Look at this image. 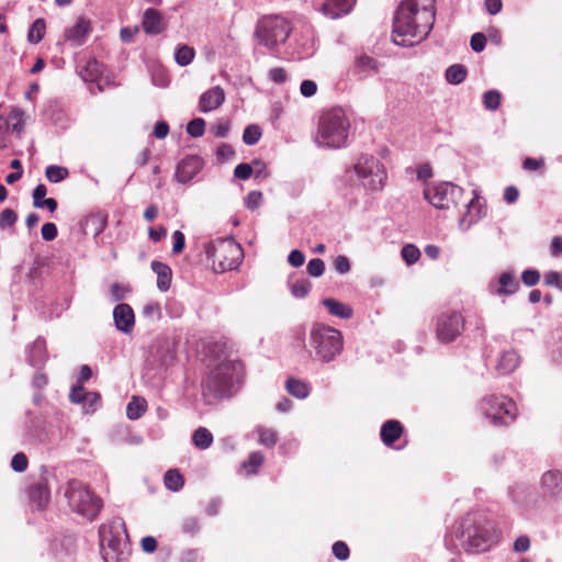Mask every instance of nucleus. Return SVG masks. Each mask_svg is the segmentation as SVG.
Segmentation results:
<instances>
[{
  "mask_svg": "<svg viewBox=\"0 0 562 562\" xmlns=\"http://www.w3.org/2000/svg\"><path fill=\"white\" fill-rule=\"evenodd\" d=\"M435 0H402L393 19V43L411 47L423 42L434 27Z\"/></svg>",
  "mask_w": 562,
  "mask_h": 562,
  "instance_id": "f257e3e1",
  "label": "nucleus"
},
{
  "mask_svg": "<svg viewBox=\"0 0 562 562\" xmlns=\"http://www.w3.org/2000/svg\"><path fill=\"white\" fill-rule=\"evenodd\" d=\"M259 442L266 447H273L277 443V431L271 428L259 427Z\"/></svg>",
  "mask_w": 562,
  "mask_h": 562,
  "instance_id": "49530a36",
  "label": "nucleus"
},
{
  "mask_svg": "<svg viewBox=\"0 0 562 562\" xmlns=\"http://www.w3.org/2000/svg\"><path fill=\"white\" fill-rule=\"evenodd\" d=\"M210 372L204 382V389L214 397H225L229 395L235 376L241 369L238 361L231 360L221 350L214 360L207 364Z\"/></svg>",
  "mask_w": 562,
  "mask_h": 562,
  "instance_id": "0eeeda50",
  "label": "nucleus"
},
{
  "mask_svg": "<svg viewBox=\"0 0 562 562\" xmlns=\"http://www.w3.org/2000/svg\"><path fill=\"white\" fill-rule=\"evenodd\" d=\"M205 255L212 261L214 271L222 273L238 268L243 249L233 239L217 238L205 245Z\"/></svg>",
  "mask_w": 562,
  "mask_h": 562,
  "instance_id": "9d476101",
  "label": "nucleus"
},
{
  "mask_svg": "<svg viewBox=\"0 0 562 562\" xmlns=\"http://www.w3.org/2000/svg\"><path fill=\"white\" fill-rule=\"evenodd\" d=\"M291 31V23L285 18L281 15H268L258 21L255 35L259 44L270 50H274L286 42Z\"/></svg>",
  "mask_w": 562,
  "mask_h": 562,
  "instance_id": "9b49d317",
  "label": "nucleus"
},
{
  "mask_svg": "<svg viewBox=\"0 0 562 562\" xmlns=\"http://www.w3.org/2000/svg\"><path fill=\"white\" fill-rule=\"evenodd\" d=\"M202 169L200 157L191 155L183 158L177 166L175 179L179 183L190 182Z\"/></svg>",
  "mask_w": 562,
  "mask_h": 562,
  "instance_id": "a211bd4d",
  "label": "nucleus"
},
{
  "mask_svg": "<svg viewBox=\"0 0 562 562\" xmlns=\"http://www.w3.org/2000/svg\"><path fill=\"white\" fill-rule=\"evenodd\" d=\"M498 288L494 289L493 283L490 284L491 293L494 295H510L518 291L519 282L512 271L502 272L497 279Z\"/></svg>",
  "mask_w": 562,
  "mask_h": 562,
  "instance_id": "b1692460",
  "label": "nucleus"
},
{
  "mask_svg": "<svg viewBox=\"0 0 562 562\" xmlns=\"http://www.w3.org/2000/svg\"><path fill=\"white\" fill-rule=\"evenodd\" d=\"M263 461V454L259 451H254L249 454L248 460L243 462L241 467L248 475L256 474Z\"/></svg>",
  "mask_w": 562,
  "mask_h": 562,
  "instance_id": "a19ab883",
  "label": "nucleus"
},
{
  "mask_svg": "<svg viewBox=\"0 0 562 562\" xmlns=\"http://www.w3.org/2000/svg\"><path fill=\"white\" fill-rule=\"evenodd\" d=\"M470 46L473 52L480 53L486 46V36L483 33H474L471 36Z\"/></svg>",
  "mask_w": 562,
  "mask_h": 562,
  "instance_id": "680f3d73",
  "label": "nucleus"
},
{
  "mask_svg": "<svg viewBox=\"0 0 562 562\" xmlns=\"http://www.w3.org/2000/svg\"><path fill=\"white\" fill-rule=\"evenodd\" d=\"M310 356L322 363L336 360L344 350L340 330L324 324H315L308 335Z\"/></svg>",
  "mask_w": 562,
  "mask_h": 562,
  "instance_id": "423d86ee",
  "label": "nucleus"
},
{
  "mask_svg": "<svg viewBox=\"0 0 562 562\" xmlns=\"http://www.w3.org/2000/svg\"><path fill=\"white\" fill-rule=\"evenodd\" d=\"M113 322L115 328L123 334H131L135 325L133 308L126 303L117 304L113 310Z\"/></svg>",
  "mask_w": 562,
  "mask_h": 562,
  "instance_id": "6ab92c4d",
  "label": "nucleus"
},
{
  "mask_svg": "<svg viewBox=\"0 0 562 562\" xmlns=\"http://www.w3.org/2000/svg\"><path fill=\"white\" fill-rule=\"evenodd\" d=\"M205 131V121L201 117L193 119L187 125V133L191 137H201Z\"/></svg>",
  "mask_w": 562,
  "mask_h": 562,
  "instance_id": "09e8293b",
  "label": "nucleus"
},
{
  "mask_svg": "<svg viewBox=\"0 0 562 562\" xmlns=\"http://www.w3.org/2000/svg\"><path fill=\"white\" fill-rule=\"evenodd\" d=\"M142 25L145 33L150 35H157L165 30V22L161 13L153 8H149L144 12Z\"/></svg>",
  "mask_w": 562,
  "mask_h": 562,
  "instance_id": "a878e982",
  "label": "nucleus"
},
{
  "mask_svg": "<svg viewBox=\"0 0 562 562\" xmlns=\"http://www.w3.org/2000/svg\"><path fill=\"white\" fill-rule=\"evenodd\" d=\"M334 268L338 273L345 274L350 271V261L344 255L337 256L334 260Z\"/></svg>",
  "mask_w": 562,
  "mask_h": 562,
  "instance_id": "774afa93",
  "label": "nucleus"
},
{
  "mask_svg": "<svg viewBox=\"0 0 562 562\" xmlns=\"http://www.w3.org/2000/svg\"><path fill=\"white\" fill-rule=\"evenodd\" d=\"M464 328V318L460 312L447 311L441 313L436 323L437 338L441 342L453 341Z\"/></svg>",
  "mask_w": 562,
  "mask_h": 562,
  "instance_id": "ddd939ff",
  "label": "nucleus"
},
{
  "mask_svg": "<svg viewBox=\"0 0 562 562\" xmlns=\"http://www.w3.org/2000/svg\"><path fill=\"white\" fill-rule=\"evenodd\" d=\"M29 460L23 452H18L12 457L11 468L14 472L22 473L27 469Z\"/></svg>",
  "mask_w": 562,
  "mask_h": 562,
  "instance_id": "6e6d98bb",
  "label": "nucleus"
},
{
  "mask_svg": "<svg viewBox=\"0 0 562 562\" xmlns=\"http://www.w3.org/2000/svg\"><path fill=\"white\" fill-rule=\"evenodd\" d=\"M508 495L516 505L525 507L533 499V488L528 483L518 482L509 486Z\"/></svg>",
  "mask_w": 562,
  "mask_h": 562,
  "instance_id": "393cba45",
  "label": "nucleus"
},
{
  "mask_svg": "<svg viewBox=\"0 0 562 562\" xmlns=\"http://www.w3.org/2000/svg\"><path fill=\"white\" fill-rule=\"evenodd\" d=\"M333 554L340 561H345L349 558L350 551L348 546L344 541H336L333 544Z\"/></svg>",
  "mask_w": 562,
  "mask_h": 562,
  "instance_id": "bf43d9fd",
  "label": "nucleus"
},
{
  "mask_svg": "<svg viewBox=\"0 0 562 562\" xmlns=\"http://www.w3.org/2000/svg\"><path fill=\"white\" fill-rule=\"evenodd\" d=\"M294 52L292 53L293 58L306 59L312 57L316 49V38L314 30L310 25L302 26L295 32L294 37Z\"/></svg>",
  "mask_w": 562,
  "mask_h": 562,
  "instance_id": "2eb2a0df",
  "label": "nucleus"
},
{
  "mask_svg": "<svg viewBox=\"0 0 562 562\" xmlns=\"http://www.w3.org/2000/svg\"><path fill=\"white\" fill-rule=\"evenodd\" d=\"M89 392H86L82 385L74 386L70 391L69 398L75 404H81L83 406V402L87 398Z\"/></svg>",
  "mask_w": 562,
  "mask_h": 562,
  "instance_id": "052dcab7",
  "label": "nucleus"
},
{
  "mask_svg": "<svg viewBox=\"0 0 562 562\" xmlns=\"http://www.w3.org/2000/svg\"><path fill=\"white\" fill-rule=\"evenodd\" d=\"M155 357L161 367H169L173 363L176 355L170 345L166 342L164 346L157 348Z\"/></svg>",
  "mask_w": 562,
  "mask_h": 562,
  "instance_id": "ea45409f",
  "label": "nucleus"
},
{
  "mask_svg": "<svg viewBox=\"0 0 562 562\" xmlns=\"http://www.w3.org/2000/svg\"><path fill=\"white\" fill-rule=\"evenodd\" d=\"M147 408V402L144 397L133 396L126 406V416L131 420L140 418Z\"/></svg>",
  "mask_w": 562,
  "mask_h": 562,
  "instance_id": "473e14b6",
  "label": "nucleus"
},
{
  "mask_svg": "<svg viewBox=\"0 0 562 562\" xmlns=\"http://www.w3.org/2000/svg\"><path fill=\"white\" fill-rule=\"evenodd\" d=\"M520 364V356L514 348L504 349L496 358L494 369L498 375L514 372Z\"/></svg>",
  "mask_w": 562,
  "mask_h": 562,
  "instance_id": "412c9836",
  "label": "nucleus"
},
{
  "mask_svg": "<svg viewBox=\"0 0 562 562\" xmlns=\"http://www.w3.org/2000/svg\"><path fill=\"white\" fill-rule=\"evenodd\" d=\"M306 271L311 277L318 278L325 271V263L319 258L311 259L306 266Z\"/></svg>",
  "mask_w": 562,
  "mask_h": 562,
  "instance_id": "864d4df0",
  "label": "nucleus"
},
{
  "mask_svg": "<svg viewBox=\"0 0 562 562\" xmlns=\"http://www.w3.org/2000/svg\"><path fill=\"white\" fill-rule=\"evenodd\" d=\"M27 362L35 368L42 367L47 360L45 340L38 337L27 349Z\"/></svg>",
  "mask_w": 562,
  "mask_h": 562,
  "instance_id": "cd10ccee",
  "label": "nucleus"
},
{
  "mask_svg": "<svg viewBox=\"0 0 562 562\" xmlns=\"http://www.w3.org/2000/svg\"><path fill=\"white\" fill-rule=\"evenodd\" d=\"M312 289V283L310 280L302 278L294 282L290 283L291 294L296 299L305 297Z\"/></svg>",
  "mask_w": 562,
  "mask_h": 562,
  "instance_id": "79ce46f5",
  "label": "nucleus"
},
{
  "mask_svg": "<svg viewBox=\"0 0 562 562\" xmlns=\"http://www.w3.org/2000/svg\"><path fill=\"white\" fill-rule=\"evenodd\" d=\"M100 402H101V396L99 393L89 392L86 401L83 402V406H82L83 412L86 414H91V413L95 412V409L100 405Z\"/></svg>",
  "mask_w": 562,
  "mask_h": 562,
  "instance_id": "603ef678",
  "label": "nucleus"
},
{
  "mask_svg": "<svg viewBox=\"0 0 562 562\" xmlns=\"http://www.w3.org/2000/svg\"><path fill=\"white\" fill-rule=\"evenodd\" d=\"M104 66L95 59H90L85 66L80 67L79 76L86 82H99V78L103 74ZM99 91L102 90L100 83H98Z\"/></svg>",
  "mask_w": 562,
  "mask_h": 562,
  "instance_id": "c756f323",
  "label": "nucleus"
},
{
  "mask_svg": "<svg viewBox=\"0 0 562 562\" xmlns=\"http://www.w3.org/2000/svg\"><path fill=\"white\" fill-rule=\"evenodd\" d=\"M357 0H326L319 7V11L329 19H338L348 14Z\"/></svg>",
  "mask_w": 562,
  "mask_h": 562,
  "instance_id": "5701e85b",
  "label": "nucleus"
},
{
  "mask_svg": "<svg viewBox=\"0 0 562 562\" xmlns=\"http://www.w3.org/2000/svg\"><path fill=\"white\" fill-rule=\"evenodd\" d=\"M151 270L157 274V288L161 292L169 290L171 284V269L164 262L154 260Z\"/></svg>",
  "mask_w": 562,
  "mask_h": 562,
  "instance_id": "2f4dec72",
  "label": "nucleus"
},
{
  "mask_svg": "<svg viewBox=\"0 0 562 562\" xmlns=\"http://www.w3.org/2000/svg\"><path fill=\"white\" fill-rule=\"evenodd\" d=\"M454 535L469 554L487 552L498 542V533L493 522L476 512L467 513L456 524Z\"/></svg>",
  "mask_w": 562,
  "mask_h": 562,
  "instance_id": "f03ea898",
  "label": "nucleus"
},
{
  "mask_svg": "<svg viewBox=\"0 0 562 562\" xmlns=\"http://www.w3.org/2000/svg\"><path fill=\"white\" fill-rule=\"evenodd\" d=\"M401 255L403 260L409 266L417 262L418 259L420 258L419 249L412 244L405 245L402 248Z\"/></svg>",
  "mask_w": 562,
  "mask_h": 562,
  "instance_id": "de8ad7c7",
  "label": "nucleus"
},
{
  "mask_svg": "<svg viewBox=\"0 0 562 562\" xmlns=\"http://www.w3.org/2000/svg\"><path fill=\"white\" fill-rule=\"evenodd\" d=\"M468 71L463 65L454 64L447 68L446 80L451 85H460L467 78Z\"/></svg>",
  "mask_w": 562,
  "mask_h": 562,
  "instance_id": "c9c22d12",
  "label": "nucleus"
},
{
  "mask_svg": "<svg viewBox=\"0 0 562 562\" xmlns=\"http://www.w3.org/2000/svg\"><path fill=\"white\" fill-rule=\"evenodd\" d=\"M355 178L368 192H378L383 189L387 173L378 158L372 155H361L356 164L345 170L340 181L351 191Z\"/></svg>",
  "mask_w": 562,
  "mask_h": 562,
  "instance_id": "7ed1b4c3",
  "label": "nucleus"
},
{
  "mask_svg": "<svg viewBox=\"0 0 562 562\" xmlns=\"http://www.w3.org/2000/svg\"><path fill=\"white\" fill-rule=\"evenodd\" d=\"M262 135L261 128L257 124H250L246 126L243 133V142L246 145H255L259 142Z\"/></svg>",
  "mask_w": 562,
  "mask_h": 562,
  "instance_id": "c03bdc74",
  "label": "nucleus"
},
{
  "mask_svg": "<svg viewBox=\"0 0 562 562\" xmlns=\"http://www.w3.org/2000/svg\"><path fill=\"white\" fill-rule=\"evenodd\" d=\"M539 493L546 501L562 499V471L551 469L542 473L539 482Z\"/></svg>",
  "mask_w": 562,
  "mask_h": 562,
  "instance_id": "4468645a",
  "label": "nucleus"
},
{
  "mask_svg": "<svg viewBox=\"0 0 562 562\" xmlns=\"http://www.w3.org/2000/svg\"><path fill=\"white\" fill-rule=\"evenodd\" d=\"M463 194V189L451 183L440 182L428 186L424 190L425 199L436 209H449L451 204L458 203Z\"/></svg>",
  "mask_w": 562,
  "mask_h": 562,
  "instance_id": "f8f14e48",
  "label": "nucleus"
},
{
  "mask_svg": "<svg viewBox=\"0 0 562 562\" xmlns=\"http://www.w3.org/2000/svg\"><path fill=\"white\" fill-rule=\"evenodd\" d=\"M501 92L497 90H488L483 94V104L486 110L495 111L501 104Z\"/></svg>",
  "mask_w": 562,
  "mask_h": 562,
  "instance_id": "a18cd8bd",
  "label": "nucleus"
},
{
  "mask_svg": "<svg viewBox=\"0 0 562 562\" xmlns=\"http://www.w3.org/2000/svg\"><path fill=\"white\" fill-rule=\"evenodd\" d=\"M300 92L304 98H311L317 92V85L313 80H303L300 86Z\"/></svg>",
  "mask_w": 562,
  "mask_h": 562,
  "instance_id": "69168bd1",
  "label": "nucleus"
},
{
  "mask_svg": "<svg viewBox=\"0 0 562 562\" xmlns=\"http://www.w3.org/2000/svg\"><path fill=\"white\" fill-rule=\"evenodd\" d=\"M486 215L484 205L480 201L476 191H473V198L467 203V212L459 220L458 226L462 232L469 231L474 224Z\"/></svg>",
  "mask_w": 562,
  "mask_h": 562,
  "instance_id": "dca6fc26",
  "label": "nucleus"
},
{
  "mask_svg": "<svg viewBox=\"0 0 562 562\" xmlns=\"http://www.w3.org/2000/svg\"><path fill=\"white\" fill-rule=\"evenodd\" d=\"M350 121L341 108L324 111L318 119L315 143L319 147L339 149L347 145Z\"/></svg>",
  "mask_w": 562,
  "mask_h": 562,
  "instance_id": "20e7f679",
  "label": "nucleus"
},
{
  "mask_svg": "<svg viewBox=\"0 0 562 562\" xmlns=\"http://www.w3.org/2000/svg\"><path fill=\"white\" fill-rule=\"evenodd\" d=\"M18 221L16 213L11 209H5L0 212V229L11 228Z\"/></svg>",
  "mask_w": 562,
  "mask_h": 562,
  "instance_id": "8fccbe9b",
  "label": "nucleus"
},
{
  "mask_svg": "<svg viewBox=\"0 0 562 562\" xmlns=\"http://www.w3.org/2000/svg\"><path fill=\"white\" fill-rule=\"evenodd\" d=\"M521 280L526 286H533L540 281V272L536 269H526L521 273Z\"/></svg>",
  "mask_w": 562,
  "mask_h": 562,
  "instance_id": "4d7b16f0",
  "label": "nucleus"
},
{
  "mask_svg": "<svg viewBox=\"0 0 562 562\" xmlns=\"http://www.w3.org/2000/svg\"><path fill=\"white\" fill-rule=\"evenodd\" d=\"M543 282L548 286L557 288L562 291V272L558 271H548L544 273Z\"/></svg>",
  "mask_w": 562,
  "mask_h": 562,
  "instance_id": "5fc2aeb1",
  "label": "nucleus"
},
{
  "mask_svg": "<svg viewBox=\"0 0 562 562\" xmlns=\"http://www.w3.org/2000/svg\"><path fill=\"white\" fill-rule=\"evenodd\" d=\"M194 58V49L187 45L179 46L175 52L176 63L180 66H188Z\"/></svg>",
  "mask_w": 562,
  "mask_h": 562,
  "instance_id": "37998d69",
  "label": "nucleus"
},
{
  "mask_svg": "<svg viewBox=\"0 0 562 562\" xmlns=\"http://www.w3.org/2000/svg\"><path fill=\"white\" fill-rule=\"evenodd\" d=\"M262 201V193L260 191H250L245 200V205L248 210H256L260 206Z\"/></svg>",
  "mask_w": 562,
  "mask_h": 562,
  "instance_id": "13d9d810",
  "label": "nucleus"
},
{
  "mask_svg": "<svg viewBox=\"0 0 562 562\" xmlns=\"http://www.w3.org/2000/svg\"><path fill=\"white\" fill-rule=\"evenodd\" d=\"M69 175V171L66 167L49 165L45 169V176L47 180L52 183H59L64 181Z\"/></svg>",
  "mask_w": 562,
  "mask_h": 562,
  "instance_id": "58836bf2",
  "label": "nucleus"
},
{
  "mask_svg": "<svg viewBox=\"0 0 562 562\" xmlns=\"http://www.w3.org/2000/svg\"><path fill=\"white\" fill-rule=\"evenodd\" d=\"M151 81L156 87L166 88L169 86V77L165 69L157 67L153 69Z\"/></svg>",
  "mask_w": 562,
  "mask_h": 562,
  "instance_id": "3c124183",
  "label": "nucleus"
},
{
  "mask_svg": "<svg viewBox=\"0 0 562 562\" xmlns=\"http://www.w3.org/2000/svg\"><path fill=\"white\" fill-rule=\"evenodd\" d=\"M101 555L104 562H126L131 554L126 525L115 517L99 527Z\"/></svg>",
  "mask_w": 562,
  "mask_h": 562,
  "instance_id": "39448f33",
  "label": "nucleus"
},
{
  "mask_svg": "<svg viewBox=\"0 0 562 562\" xmlns=\"http://www.w3.org/2000/svg\"><path fill=\"white\" fill-rule=\"evenodd\" d=\"M482 417L493 426H508L518 415L516 403L505 395H486L479 403Z\"/></svg>",
  "mask_w": 562,
  "mask_h": 562,
  "instance_id": "1a4fd4ad",
  "label": "nucleus"
},
{
  "mask_svg": "<svg viewBox=\"0 0 562 562\" xmlns=\"http://www.w3.org/2000/svg\"><path fill=\"white\" fill-rule=\"evenodd\" d=\"M379 61L367 54L356 56L355 61L350 68V74L357 80H363L376 72H379Z\"/></svg>",
  "mask_w": 562,
  "mask_h": 562,
  "instance_id": "f3484780",
  "label": "nucleus"
},
{
  "mask_svg": "<svg viewBox=\"0 0 562 562\" xmlns=\"http://www.w3.org/2000/svg\"><path fill=\"white\" fill-rule=\"evenodd\" d=\"M22 115V111L18 109L12 110L9 115V122H7V126L11 124L13 131L20 132L23 127Z\"/></svg>",
  "mask_w": 562,
  "mask_h": 562,
  "instance_id": "0e129e2a",
  "label": "nucleus"
},
{
  "mask_svg": "<svg viewBox=\"0 0 562 562\" xmlns=\"http://www.w3.org/2000/svg\"><path fill=\"white\" fill-rule=\"evenodd\" d=\"M322 304L327 308L328 313L341 319H349L353 315L351 306L344 304L335 299L327 297L322 301Z\"/></svg>",
  "mask_w": 562,
  "mask_h": 562,
  "instance_id": "7c9ffc66",
  "label": "nucleus"
},
{
  "mask_svg": "<svg viewBox=\"0 0 562 562\" xmlns=\"http://www.w3.org/2000/svg\"><path fill=\"white\" fill-rule=\"evenodd\" d=\"M254 172V167L249 164L243 162L235 167L234 176L240 180H247Z\"/></svg>",
  "mask_w": 562,
  "mask_h": 562,
  "instance_id": "e2e57ef3",
  "label": "nucleus"
},
{
  "mask_svg": "<svg viewBox=\"0 0 562 562\" xmlns=\"http://www.w3.org/2000/svg\"><path fill=\"white\" fill-rule=\"evenodd\" d=\"M27 497L37 510L44 509L50 498V492L45 480L31 484L27 488Z\"/></svg>",
  "mask_w": 562,
  "mask_h": 562,
  "instance_id": "4be33fe9",
  "label": "nucleus"
},
{
  "mask_svg": "<svg viewBox=\"0 0 562 562\" xmlns=\"http://www.w3.org/2000/svg\"><path fill=\"white\" fill-rule=\"evenodd\" d=\"M65 497L71 510L88 520H94L103 507L102 499L79 480H71L67 483Z\"/></svg>",
  "mask_w": 562,
  "mask_h": 562,
  "instance_id": "6e6552de",
  "label": "nucleus"
},
{
  "mask_svg": "<svg viewBox=\"0 0 562 562\" xmlns=\"http://www.w3.org/2000/svg\"><path fill=\"white\" fill-rule=\"evenodd\" d=\"M46 31V23L44 19H36L29 29L27 41L32 44L40 43Z\"/></svg>",
  "mask_w": 562,
  "mask_h": 562,
  "instance_id": "e433bc0d",
  "label": "nucleus"
},
{
  "mask_svg": "<svg viewBox=\"0 0 562 562\" xmlns=\"http://www.w3.org/2000/svg\"><path fill=\"white\" fill-rule=\"evenodd\" d=\"M42 238L52 241L57 237L58 231L54 223H45L41 228Z\"/></svg>",
  "mask_w": 562,
  "mask_h": 562,
  "instance_id": "338daca9",
  "label": "nucleus"
},
{
  "mask_svg": "<svg viewBox=\"0 0 562 562\" xmlns=\"http://www.w3.org/2000/svg\"><path fill=\"white\" fill-rule=\"evenodd\" d=\"M90 32V22L85 19H79L74 26L68 29L65 33V38L74 45H82L87 35Z\"/></svg>",
  "mask_w": 562,
  "mask_h": 562,
  "instance_id": "c85d7f7f",
  "label": "nucleus"
},
{
  "mask_svg": "<svg viewBox=\"0 0 562 562\" xmlns=\"http://www.w3.org/2000/svg\"><path fill=\"white\" fill-rule=\"evenodd\" d=\"M165 486L172 492H178L183 486V477L178 470H168L164 475Z\"/></svg>",
  "mask_w": 562,
  "mask_h": 562,
  "instance_id": "4c0bfd02",
  "label": "nucleus"
},
{
  "mask_svg": "<svg viewBox=\"0 0 562 562\" xmlns=\"http://www.w3.org/2000/svg\"><path fill=\"white\" fill-rule=\"evenodd\" d=\"M192 442L200 450L209 449L213 443V435L207 428L199 427L193 431Z\"/></svg>",
  "mask_w": 562,
  "mask_h": 562,
  "instance_id": "f704fd0d",
  "label": "nucleus"
},
{
  "mask_svg": "<svg viewBox=\"0 0 562 562\" xmlns=\"http://www.w3.org/2000/svg\"><path fill=\"white\" fill-rule=\"evenodd\" d=\"M403 426L402 424L396 419H389L386 420L380 430V437L382 442L386 447H393L394 442L400 439V437L403 434Z\"/></svg>",
  "mask_w": 562,
  "mask_h": 562,
  "instance_id": "bb28decb",
  "label": "nucleus"
},
{
  "mask_svg": "<svg viewBox=\"0 0 562 562\" xmlns=\"http://www.w3.org/2000/svg\"><path fill=\"white\" fill-rule=\"evenodd\" d=\"M225 91L222 87L215 86L204 91L199 99V111L209 113L218 109L225 102Z\"/></svg>",
  "mask_w": 562,
  "mask_h": 562,
  "instance_id": "aec40b11",
  "label": "nucleus"
},
{
  "mask_svg": "<svg viewBox=\"0 0 562 562\" xmlns=\"http://www.w3.org/2000/svg\"><path fill=\"white\" fill-rule=\"evenodd\" d=\"M286 391L294 397L303 400L306 398L310 394V386L306 382L290 378L285 383Z\"/></svg>",
  "mask_w": 562,
  "mask_h": 562,
  "instance_id": "72a5a7b5",
  "label": "nucleus"
}]
</instances>
